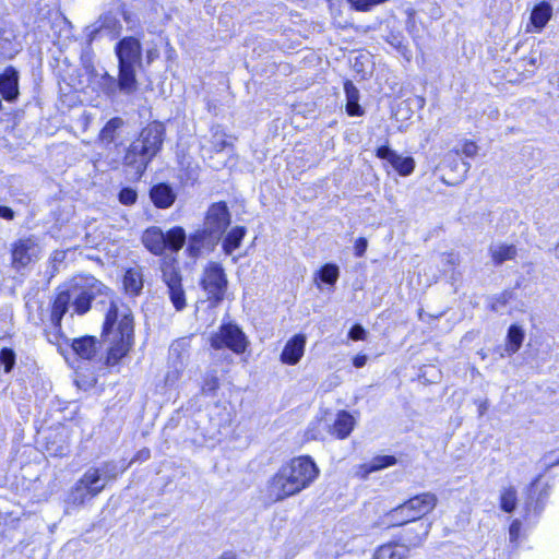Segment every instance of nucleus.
<instances>
[{
    "mask_svg": "<svg viewBox=\"0 0 559 559\" xmlns=\"http://www.w3.org/2000/svg\"><path fill=\"white\" fill-rule=\"evenodd\" d=\"M551 13V5L548 2H540L539 4L534 7L531 14V22L535 28L540 31L550 20Z\"/></svg>",
    "mask_w": 559,
    "mask_h": 559,
    "instance_id": "obj_28",
    "label": "nucleus"
},
{
    "mask_svg": "<svg viewBox=\"0 0 559 559\" xmlns=\"http://www.w3.org/2000/svg\"><path fill=\"white\" fill-rule=\"evenodd\" d=\"M119 61V70L123 72V81L136 80V67L140 66V40L135 37H124L115 47Z\"/></svg>",
    "mask_w": 559,
    "mask_h": 559,
    "instance_id": "obj_5",
    "label": "nucleus"
},
{
    "mask_svg": "<svg viewBox=\"0 0 559 559\" xmlns=\"http://www.w3.org/2000/svg\"><path fill=\"white\" fill-rule=\"evenodd\" d=\"M212 236L204 228L189 237L187 252L191 258H198L203 249L213 250L217 243H211Z\"/></svg>",
    "mask_w": 559,
    "mask_h": 559,
    "instance_id": "obj_18",
    "label": "nucleus"
},
{
    "mask_svg": "<svg viewBox=\"0 0 559 559\" xmlns=\"http://www.w3.org/2000/svg\"><path fill=\"white\" fill-rule=\"evenodd\" d=\"M395 463H396L395 456L379 455V456L373 457L370 462L361 464L359 466L358 474H360L361 477L366 478L370 473L392 466Z\"/></svg>",
    "mask_w": 559,
    "mask_h": 559,
    "instance_id": "obj_24",
    "label": "nucleus"
},
{
    "mask_svg": "<svg viewBox=\"0 0 559 559\" xmlns=\"http://www.w3.org/2000/svg\"><path fill=\"white\" fill-rule=\"evenodd\" d=\"M230 224V213L225 202L212 204L204 219L203 228L212 236L211 243H217Z\"/></svg>",
    "mask_w": 559,
    "mask_h": 559,
    "instance_id": "obj_8",
    "label": "nucleus"
},
{
    "mask_svg": "<svg viewBox=\"0 0 559 559\" xmlns=\"http://www.w3.org/2000/svg\"><path fill=\"white\" fill-rule=\"evenodd\" d=\"M123 72L119 71L118 79L115 76L105 73L100 76L98 81L99 88L107 95V96H115L117 92L123 93V94H130L136 88V80L129 79V81H123Z\"/></svg>",
    "mask_w": 559,
    "mask_h": 559,
    "instance_id": "obj_14",
    "label": "nucleus"
},
{
    "mask_svg": "<svg viewBox=\"0 0 559 559\" xmlns=\"http://www.w3.org/2000/svg\"><path fill=\"white\" fill-rule=\"evenodd\" d=\"M401 515H403L406 519L407 524H409L412 521H416V518H412L408 512H401Z\"/></svg>",
    "mask_w": 559,
    "mask_h": 559,
    "instance_id": "obj_56",
    "label": "nucleus"
},
{
    "mask_svg": "<svg viewBox=\"0 0 559 559\" xmlns=\"http://www.w3.org/2000/svg\"><path fill=\"white\" fill-rule=\"evenodd\" d=\"M141 455H142V461L146 460L147 457H150V450L142 449Z\"/></svg>",
    "mask_w": 559,
    "mask_h": 559,
    "instance_id": "obj_57",
    "label": "nucleus"
},
{
    "mask_svg": "<svg viewBox=\"0 0 559 559\" xmlns=\"http://www.w3.org/2000/svg\"><path fill=\"white\" fill-rule=\"evenodd\" d=\"M225 144H226V143H225V141H223V142L221 143V145H219V150H222V148L225 146Z\"/></svg>",
    "mask_w": 559,
    "mask_h": 559,
    "instance_id": "obj_60",
    "label": "nucleus"
},
{
    "mask_svg": "<svg viewBox=\"0 0 559 559\" xmlns=\"http://www.w3.org/2000/svg\"><path fill=\"white\" fill-rule=\"evenodd\" d=\"M134 317L128 305L110 299L100 340L85 335L71 341L73 352L82 359L91 360L98 349L106 352L105 365L116 366L134 345Z\"/></svg>",
    "mask_w": 559,
    "mask_h": 559,
    "instance_id": "obj_1",
    "label": "nucleus"
},
{
    "mask_svg": "<svg viewBox=\"0 0 559 559\" xmlns=\"http://www.w3.org/2000/svg\"><path fill=\"white\" fill-rule=\"evenodd\" d=\"M516 501H518V497H516V490L514 487H508L502 490L501 497H500V507L504 512H507V513L513 512L516 508Z\"/></svg>",
    "mask_w": 559,
    "mask_h": 559,
    "instance_id": "obj_31",
    "label": "nucleus"
},
{
    "mask_svg": "<svg viewBox=\"0 0 559 559\" xmlns=\"http://www.w3.org/2000/svg\"><path fill=\"white\" fill-rule=\"evenodd\" d=\"M122 15L127 23H130L132 21L133 9H138V2L139 0H119Z\"/></svg>",
    "mask_w": 559,
    "mask_h": 559,
    "instance_id": "obj_40",
    "label": "nucleus"
},
{
    "mask_svg": "<svg viewBox=\"0 0 559 559\" xmlns=\"http://www.w3.org/2000/svg\"><path fill=\"white\" fill-rule=\"evenodd\" d=\"M355 419L346 411H341L331 428V433L336 436L338 439L347 438L354 429Z\"/></svg>",
    "mask_w": 559,
    "mask_h": 559,
    "instance_id": "obj_22",
    "label": "nucleus"
},
{
    "mask_svg": "<svg viewBox=\"0 0 559 559\" xmlns=\"http://www.w3.org/2000/svg\"><path fill=\"white\" fill-rule=\"evenodd\" d=\"M87 499H91L88 491L76 481L64 500L66 512L70 513L71 508L84 504Z\"/></svg>",
    "mask_w": 559,
    "mask_h": 559,
    "instance_id": "obj_26",
    "label": "nucleus"
},
{
    "mask_svg": "<svg viewBox=\"0 0 559 559\" xmlns=\"http://www.w3.org/2000/svg\"><path fill=\"white\" fill-rule=\"evenodd\" d=\"M432 523L428 521H412L407 524L399 535L400 545L404 549L419 547L427 538Z\"/></svg>",
    "mask_w": 559,
    "mask_h": 559,
    "instance_id": "obj_12",
    "label": "nucleus"
},
{
    "mask_svg": "<svg viewBox=\"0 0 559 559\" xmlns=\"http://www.w3.org/2000/svg\"><path fill=\"white\" fill-rule=\"evenodd\" d=\"M14 216H15V213L11 207L0 205V217L1 218L12 221L14 218Z\"/></svg>",
    "mask_w": 559,
    "mask_h": 559,
    "instance_id": "obj_49",
    "label": "nucleus"
},
{
    "mask_svg": "<svg viewBox=\"0 0 559 559\" xmlns=\"http://www.w3.org/2000/svg\"><path fill=\"white\" fill-rule=\"evenodd\" d=\"M175 258L165 259L162 264V274L167 285L169 298L177 310L186 307V294L181 284V275Z\"/></svg>",
    "mask_w": 559,
    "mask_h": 559,
    "instance_id": "obj_6",
    "label": "nucleus"
},
{
    "mask_svg": "<svg viewBox=\"0 0 559 559\" xmlns=\"http://www.w3.org/2000/svg\"><path fill=\"white\" fill-rule=\"evenodd\" d=\"M123 120L119 117L111 118L100 131V140L106 143H111L115 139V132L121 128Z\"/></svg>",
    "mask_w": 559,
    "mask_h": 559,
    "instance_id": "obj_33",
    "label": "nucleus"
},
{
    "mask_svg": "<svg viewBox=\"0 0 559 559\" xmlns=\"http://www.w3.org/2000/svg\"><path fill=\"white\" fill-rule=\"evenodd\" d=\"M438 498L432 492H424L409 498L404 503L394 508L393 515L401 512H408L412 518L424 521L423 516L430 513L437 506Z\"/></svg>",
    "mask_w": 559,
    "mask_h": 559,
    "instance_id": "obj_11",
    "label": "nucleus"
},
{
    "mask_svg": "<svg viewBox=\"0 0 559 559\" xmlns=\"http://www.w3.org/2000/svg\"><path fill=\"white\" fill-rule=\"evenodd\" d=\"M103 289L109 290L94 277L74 278L64 286L59 287L51 307V325L56 328L57 332L60 331L61 321L71 305L74 307L75 313H86L90 310L91 302L95 297V290L100 293Z\"/></svg>",
    "mask_w": 559,
    "mask_h": 559,
    "instance_id": "obj_3",
    "label": "nucleus"
},
{
    "mask_svg": "<svg viewBox=\"0 0 559 559\" xmlns=\"http://www.w3.org/2000/svg\"><path fill=\"white\" fill-rule=\"evenodd\" d=\"M135 148H136V146L134 144H132L131 148L129 150V152L124 156V163L127 165H132V164H134L136 162Z\"/></svg>",
    "mask_w": 559,
    "mask_h": 559,
    "instance_id": "obj_50",
    "label": "nucleus"
},
{
    "mask_svg": "<svg viewBox=\"0 0 559 559\" xmlns=\"http://www.w3.org/2000/svg\"><path fill=\"white\" fill-rule=\"evenodd\" d=\"M377 157L381 159L388 160L390 164H392V160L395 158L397 153L393 150H391L388 145H382L377 148L376 151Z\"/></svg>",
    "mask_w": 559,
    "mask_h": 559,
    "instance_id": "obj_43",
    "label": "nucleus"
},
{
    "mask_svg": "<svg viewBox=\"0 0 559 559\" xmlns=\"http://www.w3.org/2000/svg\"><path fill=\"white\" fill-rule=\"evenodd\" d=\"M47 450L51 455L61 456L64 454L66 448L61 445L58 449L52 450L51 448L48 447Z\"/></svg>",
    "mask_w": 559,
    "mask_h": 559,
    "instance_id": "obj_54",
    "label": "nucleus"
},
{
    "mask_svg": "<svg viewBox=\"0 0 559 559\" xmlns=\"http://www.w3.org/2000/svg\"><path fill=\"white\" fill-rule=\"evenodd\" d=\"M488 407H489L488 400L479 402V404H478L479 416H483L487 412Z\"/></svg>",
    "mask_w": 559,
    "mask_h": 559,
    "instance_id": "obj_52",
    "label": "nucleus"
},
{
    "mask_svg": "<svg viewBox=\"0 0 559 559\" xmlns=\"http://www.w3.org/2000/svg\"><path fill=\"white\" fill-rule=\"evenodd\" d=\"M319 476V468L309 456L293 459L283 465L267 483V495L282 501L308 488Z\"/></svg>",
    "mask_w": 559,
    "mask_h": 559,
    "instance_id": "obj_2",
    "label": "nucleus"
},
{
    "mask_svg": "<svg viewBox=\"0 0 559 559\" xmlns=\"http://www.w3.org/2000/svg\"><path fill=\"white\" fill-rule=\"evenodd\" d=\"M165 135L163 123L154 121L145 129H142V157L155 156L162 148Z\"/></svg>",
    "mask_w": 559,
    "mask_h": 559,
    "instance_id": "obj_13",
    "label": "nucleus"
},
{
    "mask_svg": "<svg viewBox=\"0 0 559 559\" xmlns=\"http://www.w3.org/2000/svg\"><path fill=\"white\" fill-rule=\"evenodd\" d=\"M306 345V336L297 334L292 337L285 345L281 360L287 365H296L304 355Z\"/></svg>",
    "mask_w": 559,
    "mask_h": 559,
    "instance_id": "obj_16",
    "label": "nucleus"
},
{
    "mask_svg": "<svg viewBox=\"0 0 559 559\" xmlns=\"http://www.w3.org/2000/svg\"><path fill=\"white\" fill-rule=\"evenodd\" d=\"M187 239L182 227H174L166 234L159 227L147 228L142 235V243L154 254H160L165 249L173 253L178 252Z\"/></svg>",
    "mask_w": 559,
    "mask_h": 559,
    "instance_id": "obj_4",
    "label": "nucleus"
},
{
    "mask_svg": "<svg viewBox=\"0 0 559 559\" xmlns=\"http://www.w3.org/2000/svg\"><path fill=\"white\" fill-rule=\"evenodd\" d=\"M463 165L465 167L464 171L467 173L469 170V167H471L469 163H463Z\"/></svg>",
    "mask_w": 559,
    "mask_h": 559,
    "instance_id": "obj_59",
    "label": "nucleus"
},
{
    "mask_svg": "<svg viewBox=\"0 0 559 559\" xmlns=\"http://www.w3.org/2000/svg\"><path fill=\"white\" fill-rule=\"evenodd\" d=\"M211 345L215 349L227 347L236 354H241L246 350L247 338L237 325L224 324L219 332L211 337Z\"/></svg>",
    "mask_w": 559,
    "mask_h": 559,
    "instance_id": "obj_9",
    "label": "nucleus"
},
{
    "mask_svg": "<svg viewBox=\"0 0 559 559\" xmlns=\"http://www.w3.org/2000/svg\"><path fill=\"white\" fill-rule=\"evenodd\" d=\"M393 513H394V509H392V510L386 514V516H388V519H389V521H390V523H391L392 525H404V524H406V525H407L406 519H405L403 515H401V513H399V514H396V515H393Z\"/></svg>",
    "mask_w": 559,
    "mask_h": 559,
    "instance_id": "obj_46",
    "label": "nucleus"
},
{
    "mask_svg": "<svg viewBox=\"0 0 559 559\" xmlns=\"http://www.w3.org/2000/svg\"><path fill=\"white\" fill-rule=\"evenodd\" d=\"M366 334V330L360 324H355L349 330L348 337L353 341H360L365 340Z\"/></svg>",
    "mask_w": 559,
    "mask_h": 559,
    "instance_id": "obj_44",
    "label": "nucleus"
},
{
    "mask_svg": "<svg viewBox=\"0 0 559 559\" xmlns=\"http://www.w3.org/2000/svg\"><path fill=\"white\" fill-rule=\"evenodd\" d=\"M219 386L218 378L211 373L207 374L204 379L203 385H202V392L207 395H214Z\"/></svg>",
    "mask_w": 559,
    "mask_h": 559,
    "instance_id": "obj_39",
    "label": "nucleus"
},
{
    "mask_svg": "<svg viewBox=\"0 0 559 559\" xmlns=\"http://www.w3.org/2000/svg\"><path fill=\"white\" fill-rule=\"evenodd\" d=\"M554 255L559 259V242L554 248Z\"/></svg>",
    "mask_w": 559,
    "mask_h": 559,
    "instance_id": "obj_58",
    "label": "nucleus"
},
{
    "mask_svg": "<svg viewBox=\"0 0 559 559\" xmlns=\"http://www.w3.org/2000/svg\"><path fill=\"white\" fill-rule=\"evenodd\" d=\"M419 318L423 319V310H419Z\"/></svg>",
    "mask_w": 559,
    "mask_h": 559,
    "instance_id": "obj_61",
    "label": "nucleus"
},
{
    "mask_svg": "<svg viewBox=\"0 0 559 559\" xmlns=\"http://www.w3.org/2000/svg\"><path fill=\"white\" fill-rule=\"evenodd\" d=\"M477 151H478V146L474 142H472V141H466L463 144L462 153L466 157H474V156H476Z\"/></svg>",
    "mask_w": 559,
    "mask_h": 559,
    "instance_id": "obj_45",
    "label": "nucleus"
},
{
    "mask_svg": "<svg viewBox=\"0 0 559 559\" xmlns=\"http://www.w3.org/2000/svg\"><path fill=\"white\" fill-rule=\"evenodd\" d=\"M386 1L388 0H347L353 9L360 12L370 11L373 7Z\"/></svg>",
    "mask_w": 559,
    "mask_h": 559,
    "instance_id": "obj_37",
    "label": "nucleus"
},
{
    "mask_svg": "<svg viewBox=\"0 0 559 559\" xmlns=\"http://www.w3.org/2000/svg\"><path fill=\"white\" fill-rule=\"evenodd\" d=\"M19 79V71L12 66L7 67L0 73V93L7 102L13 103L17 99L20 95Z\"/></svg>",
    "mask_w": 559,
    "mask_h": 559,
    "instance_id": "obj_15",
    "label": "nucleus"
},
{
    "mask_svg": "<svg viewBox=\"0 0 559 559\" xmlns=\"http://www.w3.org/2000/svg\"><path fill=\"white\" fill-rule=\"evenodd\" d=\"M66 259V252L64 251H55L50 257V276H53L58 272V266L63 263Z\"/></svg>",
    "mask_w": 559,
    "mask_h": 559,
    "instance_id": "obj_41",
    "label": "nucleus"
},
{
    "mask_svg": "<svg viewBox=\"0 0 559 559\" xmlns=\"http://www.w3.org/2000/svg\"><path fill=\"white\" fill-rule=\"evenodd\" d=\"M524 335V331L521 326L512 324L508 330L507 344L504 347V353L501 354V357L512 356L515 354L522 346Z\"/></svg>",
    "mask_w": 559,
    "mask_h": 559,
    "instance_id": "obj_23",
    "label": "nucleus"
},
{
    "mask_svg": "<svg viewBox=\"0 0 559 559\" xmlns=\"http://www.w3.org/2000/svg\"><path fill=\"white\" fill-rule=\"evenodd\" d=\"M368 242L365 238L357 239L355 243V254L357 257H362L367 250Z\"/></svg>",
    "mask_w": 559,
    "mask_h": 559,
    "instance_id": "obj_48",
    "label": "nucleus"
},
{
    "mask_svg": "<svg viewBox=\"0 0 559 559\" xmlns=\"http://www.w3.org/2000/svg\"><path fill=\"white\" fill-rule=\"evenodd\" d=\"M148 194L153 204L159 209H168L176 201V193L167 183L154 185Z\"/></svg>",
    "mask_w": 559,
    "mask_h": 559,
    "instance_id": "obj_17",
    "label": "nucleus"
},
{
    "mask_svg": "<svg viewBox=\"0 0 559 559\" xmlns=\"http://www.w3.org/2000/svg\"><path fill=\"white\" fill-rule=\"evenodd\" d=\"M136 198V191L131 188H123L119 193V201L126 205L135 203Z\"/></svg>",
    "mask_w": 559,
    "mask_h": 559,
    "instance_id": "obj_42",
    "label": "nucleus"
},
{
    "mask_svg": "<svg viewBox=\"0 0 559 559\" xmlns=\"http://www.w3.org/2000/svg\"><path fill=\"white\" fill-rule=\"evenodd\" d=\"M96 469L100 473L106 484L116 478L121 471V468L114 462L104 463L102 466L96 467Z\"/></svg>",
    "mask_w": 559,
    "mask_h": 559,
    "instance_id": "obj_36",
    "label": "nucleus"
},
{
    "mask_svg": "<svg viewBox=\"0 0 559 559\" xmlns=\"http://www.w3.org/2000/svg\"><path fill=\"white\" fill-rule=\"evenodd\" d=\"M16 355L12 348L4 347L0 350V364L3 366L4 372H10L15 366Z\"/></svg>",
    "mask_w": 559,
    "mask_h": 559,
    "instance_id": "obj_35",
    "label": "nucleus"
},
{
    "mask_svg": "<svg viewBox=\"0 0 559 559\" xmlns=\"http://www.w3.org/2000/svg\"><path fill=\"white\" fill-rule=\"evenodd\" d=\"M201 285L209 299L215 302L222 301L227 288V278L222 265L216 262L209 263L204 270Z\"/></svg>",
    "mask_w": 559,
    "mask_h": 559,
    "instance_id": "obj_7",
    "label": "nucleus"
},
{
    "mask_svg": "<svg viewBox=\"0 0 559 559\" xmlns=\"http://www.w3.org/2000/svg\"><path fill=\"white\" fill-rule=\"evenodd\" d=\"M53 328V332L52 333H47V338L50 343H55L58 341V337H59V334L61 332V330L59 332H57L56 328L52 325Z\"/></svg>",
    "mask_w": 559,
    "mask_h": 559,
    "instance_id": "obj_53",
    "label": "nucleus"
},
{
    "mask_svg": "<svg viewBox=\"0 0 559 559\" xmlns=\"http://www.w3.org/2000/svg\"><path fill=\"white\" fill-rule=\"evenodd\" d=\"M407 552L400 544L389 543L376 550L373 559H406Z\"/></svg>",
    "mask_w": 559,
    "mask_h": 559,
    "instance_id": "obj_25",
    "label": "nucleus"
},
{
    "mask_svg": "<svg viewBox=\"0 0 559 559\" xmlns=\"http://www.w3.org/2000/svg\"><path fill=\"white\" fill-rule=\"evenodd\" d=\"M557 82H558V85H559V73H558V79H557Z\"/></svg>",
    "mask_w": 559,
    "mask_h": 559,
    "instance_id": "obj_62",
    "label": "nucleus"
},
{
    "mask_svg": "<svg viewBox=\"0 0 559 559\" xmlns=\"http://www.w3.org/2000/svg\"><path fill=\"white\" fill-rule=\"evenodd\" d=\"M40 248L33 238H21L11 246V265L20 271L39 258Z\"/></svg>",
    "mask_w": 559,
    "mask_h": 559,
    "instance_id": "obj_10",
    "label": "nucleus"
},
{
    "mask_svg": "<svg viewBox=\"0 0 559 559\" xmlns=\"http://www.w3.org/2000/svg\"><path fill=\"white\" fill-rule=\"evenodd\" d=\"M391 165L401 176H408L414 171L415 160L413 157H403L397 154Z\"/></svg>",
    "mask_w": 559,
    "mask_h": 559,
    "instance_id": "obj_32",
    "label": "nucleus"
},
{
    "mask_svg": "<svg viewBox=\"0 0 559 559\" xmlns=\"http://www.w3.org/2000/svg\"><path fill=\"white\" fill-rule=\"evenodd\" d=\"M338 266L332 263L325 264L319 272V277L323 283L334 285L338 278Z\"/></svg>",
    "mask_w": 559,
    "mask_h": 559,
    "instance_id": "obj_34",
    "label": "nucleus"
},
{
    "mask_svg": "<svg viewBox=\"0 0 559 559\" xmlns=\"http://www.w3.org/2000/svg\"><path fill=\"white\" fill-rule=\"evenodd\" d=\"M247 229L242 226H236L230 229L223 240V250L226 254H231L233 251L240 247Z\"/></svg>",
    "mask_w": 559,
    "mask_h": 559,
    "instance_id": "obj_27",
    "label": "nucleus"
},
{
    "mask_svg": "<svg viewBox=\"0 0 559 559\" xmlns=\"http://www.w3.org/2000/svg\"><path fill=\"white\" fill-rule=\"evenodd\" d=\"M490 253L496 264H502L508 260H513L516 255V248L513 245H496L490 247Z\"/></svg>",
    "mask_w": 559,
    "mask_h": 559,
    "instance_id": "obj_29",
    "label": "nucleus"
},
{
    "mask_svg": "<svg viewBox=\"0 0 559 559\" xmlns=\"http://www.w3.org/2000/svg\"><path fill=\"white\" fill-rule=\"evenodd\" d=\"M367 362V357L365 355H357L354 359H353V365L356 367V368H361L366 365Z\"/></svg>",
    "mask_w": 559,
    "mask_h": 559,
    "instance_id": "obj_51",
    "label": "nucleus"
},
{
    "mask_svg": "<svg viewBox=\"0 0 559 559\" xmlns=\"http://www.w3.org/2000/svg\"><path fill=\"white\" fill-rule=\"evenodd\" d=\"M219 559H237V555L233 551H225L221 555Z\"/></svg>",
    "mask_w": 559,
    "mask_h": 559,
    "instance_id": "obj_55",
    "label": "nucleus"
},
{
    "mask_svg": "<svg viewBox=\"0 0 559 559\" xmlns=\"http://www.w3.org/2000/svg\"><path fill=\"white\" fill-rule=\"evenodd\" d=\"M169 358L174 359L175 373H168L166 381H173L178 378L179 370L183 367L185 361L188 358V344L185 340H178L174 342L169 348Z\"/></svg>",
    "mask_w": 559,
    "mask_h": 559,
    "instance_id": "obj_19",
    "label": "nucleus"
},
{
    "mask_svg": "<svg viewBox=\"0 0 559 559\" xmlns=\"http://www.w3.org/2000/svg\"><path fill=\"white\" fill-rule=\"evenodd\" d=\"M344 92L346 96V112L352 117H360L365 114L359 105V91L352 81L344 83Z\"/></svg>",
    "mask_w": 559,
    "mask_h": 559,
    "instance_id": "obj_21",
    "label": "nucleus"
},
{
    "mask_svg": "<svg viewBox=\"0 0 559 559\" xmlns=\"http://www.w3.org/2000/svg\"><path fill=\"white\" fill-rule=\"evenodd\" d=\"M520 530H521V522L519 520H514L509 527V535H510V539L512 542L518 539Z\"/></svg>",
    "mask_w": 559,
    "mask_h": 559,
    "instance_id": "obj_47",
    "label": "nucleus"
},
{
    "mask_svg": "<svg viewBox=\"0 0 559 559\" xmlns=\"http://www.w3.org/2000/svg\"><path fill=\"white\" fill-rule=\"evenodd\" d=\"M78 483L88 491L91 498L97 496L106 486L104 478L96 467L88 468Z\"/></svg>",
    "mask_w": 559,
    "mask_h": 559,
    "instance_id": "obj_20",
    "label": "nucleus"
},
{
    "mask_svg": "<svg viewBox=\"0 0 559 559\" xmlns=\"http://www.w3.org/2000/svg\"><path fill=\"white\" fill-rule=\"evenodd\" d=\"M122 284L127 294L138 296L140 294V270L136 267L127 270Z\"/></svg>",
    "mask_w": 559,
    "mask_h": 559,
    "instance_id": "obj_30",
    "label": "nucleus"
},
{
    "mask_svg": "<svg viewBox=\"0 0 559 559\" xmlns=\"http://www.w3.org/2000/svg\"><path fill=\"white\" fill-rule=\"evenodd\" d=\"M512 298H513V293L511 290H504V292L500 293L499 295L491 298L490 309L492 311H499Z\"/></svg>",
    "mask_w": 559,
    "mask_h": 559,
    "instance_id": "obj_38",
    "label": "nucleus"
}]
</instances>
